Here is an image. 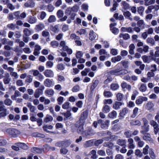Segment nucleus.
Segmentation results:
<instances>
[{
    "instance_id": "nucleus-61",
    "label": "nucleus",
    "mask_w": 159,
    "mask_h": 159,
    "mask_svg": "<svg viewBox=\"0 0 159 159\" xmlns=\"http://www.w3.org/2000/svg\"><path fill=\"white\" fill-rule=\"evenodd\" d=\"M79 86L78 85H76L72 88V91L74 92H77L79 91Z\"/></svg>"
},
{
    "instance_id": "nucleus-63",
    "label": "nucleus",
    "mask_w": 159,
    "mask_h": 159,
    "mask_svg": "<svg viewBox=\"0 0 159 159\" xmlns=\"http://www.w3.org/2000/svg\"><path fill=\"white\" fill-rule=\"evenodd\" d=\"M7 143V141L5 139H0V146H3L6 145Z\"/></svg>"
},
{
    "instance_id": "nucleus-29",
    "label": "nucleus",
    "mask_w": 159,
    "mask_h": 159,
    "mask_svg": "<svg viewBox=\"0 0 159 159\" xmlns=\"http://www.w3.org/2000/svg\"><path fill=\"white\" fill-rule=\"evenodd\" d=\"M129 53L131 54H133L134 53V50L135 48V46L133 44H131L129 46Z\"/></svg>"
},
{
    "instance_id": "nucleus-1",
    "label": "nucleus",
    "mask_w": 159,
    "mask_h": 159,
    "mask_svg": "<svg viewBox=\"0 0 159 159\" xmlns=\"http://www.w3.org/2000/svg\"><path fill=\"white\" fill-rule=\"evenodd\" d=\"M5 133L11 137L16 138L20 134L17 129L12 128H7L5 130Z\"/></svg>"
},
{
    "instance_id": "nucleus-10",
    "label": "nucleus",
    "mask_w": 159,
    "mask_h": 159,
    "mask_svg": "<svg viewBox=\"0 0 159 159\" xmlns=\"http://www.w3.org/2000/svg\"><path fill=\"white\" fill-rule=\"evenodd\" d=\"M37 19L35 17L33 16H29L28 17L27 21L29 23L32 24L36 22Z\"/></svg>"
},
{
    "instance_id": "nucleus-33",
    "label": "nucleus",
    "mask_w": 159,
    "mask_h": 159,
    "mask_svg": "<svg viewBox=\"0 0 159 159\" xmlns=\"http://www.w3.org/2000/svg\"><path fill=\"white\" fill-rule=\"evenodd\" d=\"M119 37L120 38L122 37L124 39L127 40L130 38V36L128 34H122L121 33L120 34Z\"/></svg>"
},
{
    "instance_id": "nucleus-38",
    "label": "nucleus",
    "mask_w": 159,
    "mask_h": 159,
    "mask_svg": "<svg viewBox=\"0 0 159 159\" xmlns=\"http://www.w3.org/2000/svg\"><path fill=\"white\" fill-rule=\"evenodd\" d=\"M99 83V81L98 80H95L93 82V84L91 87V89L93 90H94L97 87Z\"/></svg>"
},
{
    "instance_id": "nucleus-55",
    "label": "nucleus",
    "mask_w": 159,
    "mask_h": 159,
    "mask_svg": "<svg viewBox=\"0 0 159 159\" xmlns=\"http://www.w3.org/2000/svg\"><path fill=\"white\" fill-rule=\"evenodd\" d=\"M103 145L104 146L108 147L110 148H112L113 146V144L110 142L105 143Z\"/></svg>"
},
{
    "instance_id": "nucleus-45",
    "label": "nucleus",
    "mask_w": 159,
    "mask_h": 159,
    "mask_svg": "<svg viewBox=\"0 0 159 159\" xmlns=\"http://www.w3.org/2000/svg\"><path fill=\"white\" fill-rule=\"evenodd\" d=\"M4 104L7 106H11L12 103V101L10 99L7 98L4 100Z\"/></svg>"
},
{
    "instance_id": "nucleus-11",
    "label": "nucleus",
    "mask_w": 159,
    "mask_h": 159,
    "mask_svg": "<svg viewBox=\"0 0 159 159\" xmlns=\"http://www.w3.org/2000/svg\"><path fill=\"white\" fill-rule=\"evenodd\" d=\"M88 114V111H84L81 115V118L79 121H83L84 122V120L87 117Z\"/></svg>"
},
{
    "instance_id": "nucleus-23",
    "label": "nucleus",
    "mask_w": 159,
    "mask_h": 159,
    "mask_svg": "<svg viewBox=\"0 0 159 159\" xmlns=\"http://www.w3.org/2000/svg\"><path fill=\"white\" fill-rule=\"evenodd\" d=\"M117 113L115 111H113L110 112L108 115V117L111 118H114L116 117Z\"/></svg>"
},
{
    "instance_id": "nucleus-17",
    "label": "nucleus",
    "mask_w": 159,
    "mask_h": 159,
    "mask_svg": "<svg viewBox=\"0 0 159 159\" xmlns=\"http://www.w3.org/2000/svg\"><path fill=\"white\" fill-rule=\"evenodd\" d=\"M44 85L47 87H50L52 85V81L49 79H47L44 82Z\"/></svg>"
},
{
    "instance_id": "nucleus-42",
    "label": "nucleus",
    "mask_w": 159,
    "mask_h": 159,
    "mask_svg": "<svg viewBox=\"0 0 159 159\" xmlns=\"http://www.w3.org/2000/svg\"><path fill=\"white\" fill-rule=\"evenodd\" d=\"M65 49L63 51H66L67 52L68 54L70 55L72 54L73 51L72 49L69 48L68 46L64 47Z\"/></svg>"
},
{
    "instance_id": "nucleus-5",
    "label": "nucleus",
    "mask_w": 159,
    "mask_h": 159,
    "mask_svg": "<svg viewBox=\"0 0 159 159\" xmlns=\"http://www.w3.org/2000/svg\"><path fill=\"white\" fill-rule=\"evenodd\" d=\"M99 124H101V127L104 129L107 128L110 124V121L108 120H106L105 122H103L102 120H98Z\"/></svg>"
},
{
    "instance_id": "nucleus-46",
    "label": "nucleus",
    "mask_w": 159,
    "mask_h": 159,
    "mask_svg": "<svg viewBox=\"0 0 159 159\" xmlns=\"http://www.w3.org/2000/svg\"><path fill=\"white\" fill-rule=\"evenodd\" d=\"M147 42L152 45H153L155 43L154 39L151 38H148L146 40Z\"/></svg>"
},
{
    "instance_id": "nucleus-40",
    "label": "nucleus",
    "mask_w": 159,
    "mask_h": 159,
    "mask_svg": "<svg viewBox=\"0 0 159 159\" xmlns=\"http://www.w3.org/2000/svg\"><path fill=\"white\" fill-rule=\"evenodd\" d=\"M90 155H91V157L93 159H96L98 157V156L96 155V152L95 150H92L90 152Z\"/></svg>"
},
{
    "instance_id": "nucleus-36",
    "label": "nucleus",
    "mask_w": 159,
    "mask_h": 159,
    "mask_svg": "<svg viewBox=\"0 0 159 159\" xmlns=\"http://www.w3.org/2000/svg\"><path fill=\"white\" fill-rule=\"evenodd\" d=\"M117 143L120 146L126 147V141L125 140L122 139H119L117 141Z\"/></svg>"
},
{
    "instance_id": "nucleus-3",
    "label": "nucleus",
    "mask_w": 159,
    "mask_h": 159,
    "mask_svg": "<svg viewBox=\"0 0 159 159\" xmlns=\"http://www.w3.org/2000/svg\"><path fill=\"white\" fill-rule=\"evenodd\" d=\"M8 113L7 109L5 108L4 106H0V119L2 117H5Z\"/></svg>"
},
{
    "instance_id": "nucleus-8",
    "label": "nucleus",
    "mask_w": 159,
    "mask_h": 159,
    "mask_svg": "<svg viewBox=\"0 0 159 159\" xmlns=\"http://www.w3.org/2000/svg\"><path fill=\"white\" fill-rule=\"evenodd\" d=\"M147 98L144 97H141L137 99L136 101V103L137 105L142 104L143 101H146L148 100Z\"/></svg>"
},
{
    "instance_id": "nucleus-28",
    "label": "nucleus",
    "mask_w": 159,
    "mask_h": 159,
    "mask_svg": "<svg viewBox=\"0 0 159 159\" xmlns=\"http://www.w3.org/2000/svg\"><path fill=\"white\" fill-rule=\"evenodd\" d=\"M53 119V117L51 116L47 115L46 117L44 119V121L45 122L47 123L49 121H52Z\"/></svg>"
},
{
    "instance_id": "nucleus-6",
    "label": "nucleus",
    "mask_w": 159,
    "mask_h": 159,
    "mask_svg": "<svg viewBox=\"0 0 159 159\" xmlns=\"http://www.w3.org/2000/svg\"><path fill=\"white\" fill-rule=\"evenodd\" d=\"M35 3L32 0H28L25 3L24 6L25 7H33L34 6Z\"/></svg>"
},
{
    "instance_id": "nucleus-9",
    "label": "nucleus",
    "mask_w": 159,
    "mask_h": 159,
    "mask_svg": "<svg viewBox=\"0 0 159 159\" xmlns=\"http://www.w3.org/2000/svg\"><path fill=\"white\" fill-rule=\"evenodd\" d=\"M128 146L129 149H134L135 147V145L134 143L133 139L132 138L128 139Z\"/></svg>"
},
{
    "instance_id": "nucleus-18",
    "label": "nucleus",
    "mask_w": 159,
    "mask_h": 159,
    "mask_svg": "<svg viewBox=\"0 0 159 159\" xmlns=\"http://www.w3.org/2000/svg\"><path fill=\"white\" fill-rule=\"evenodd\" d=\"M17 145L21 148L24 150H27L29 148L28 146L24 143H17Z\"/></svg>"
},
{
    "instance_id": "nucleus-24",
    "label": "nucleus",
    "mask_w": 159,
    "mask_h": 159,
    "mask_svg": "<svg viewBox=\"0 0 159 159\" xmlns=\"http://www.w3.org/2000/svg\"><path fill=\"white\" fill-rule=\"evenodd\" d=\"M44 28V25L42 24H39L36 26L35 29L37 31L41 30Z\"/></svg>"
},
{
    "instance_id": "nucleus-21",
    "label": "nucleus",
    "mask_w": 159,
    "mask_h": 159,
    "mask_svg": "<svg viewBox=\"0 0 159 159\" xmlns=\"http://www.w3.org/2000/svg\"><path fill=\"white\" fill-rule=\"evenodd\" d=\"M43 130L44 131L46 132L47 133H53L52 132H51L50 131H49V130H48L47 129H52L53 128V126L52 125H43Z\"/></svg>"
},
{
    "instance_id": "nucleus-54",
    "label": "nucleus",
    "mask_w": 159,
    "mask_h": 159,
    "mask_svg": "<svg viewBox=\"0 0 159 159\" xmlns=\"http://www.w3.org/2000/svg\"><path fill=\"white\" fill-rule=\"evenodd\" d=\"M149 153L150 157L152 159H155L156 156L152 149H150Z\"/></svg>"
},
{
    "instance_id": "nucleus-25",
    "label": "nucleus",
    "mask_w": 159,
    "mask_h": 159,
    "mask_svg": "<svg viewBox=\"0 0 159 159\" xmlns=\"http://www.w3.org/2000/svg\"><path fill=\"white\" fill-rule=\"evenodd\" d=\"M134 154L136 156L139 158H141L143 156V153L139 149H137L135 150Z\"/></svg>"
},
{
    "instance_id": "nucleus-59",
    "label": "nucleus",
    "mask_w": 159,
    "mask_h": 159,
    "mask_svg": "<svg viewBox=\"0 0 159 159\" xmlns=\"http://www.w3.org/2000/svg\"><path fill=\"white\" fill-rule=\"evenodd\" d=\"M113 101L111 99H105L104 101V104H111L112 103Z\"/></svg>"
},
{
    "instance_id": "nucleus-12",
    "label": "nucleus",
    "mask_w": 159,
    "mask_h": 159,
    "mask_svg": "<svg viewBox=\"0 0 159 159\" xmlns=\"http://www.w3.org/2000/svg\"><path fill=\"white\" fill-rule=\"evenodd\" d=\"M78 10V7L77 6H74L72 7L68 8L66 11H68V13L69 14L72 13L73 12H77Z\"/></svg>"
},
{
    "instance_id": "nucleus-52",
    "label": "nucleus",
    "mask_w": 159,
    "mask_h": 159,
    "mask_svg": "<svg viewBox=\"0 0 159 159\" xmlns=\"http://www.w3.org/2000/svg\"><path fill=\"white\" fill-rule=\"evenodd\" d=\"M123 94L120 93H118L116 95L117 100L119 101H121L123 98Z\"/></svg>"
},
{
    "instance_id": "nucleus-47",
    "label": "nucleus",
    "mask_w": 159,
    "mask_h": 159,
    "mask_svg": "<svg viewBox=\"0 0 159 159\" xmlns=\"http://www.w3.org/2000/svg\"><path fill=\"white\" fill-rule=\"evenodd\" d=\"M121 4H122V6L123 7V8L124 9H126L129 8V4L126 2L123 1L121 2Z\"/></svg>"
},
{
    "instance_id": "nucleus-4",
    "label": "nucleus",
    "mask_w": 159,
    "mask_h": 159,
    "mask_svg": "<svg viewBox=\"0 0 159 159\" xmlns=\"http://www.w3.org/2000/svg\"><path fill=\"white\" fill-rule=\"evenodd\" d=\"M83 121H78L76 124V127L77 128V131L78 133H81L83 131V127L84 124Z\"/></svg>"
},
{
    "instance_id": "nucleus-35",
    "label": "nucleus",
    "mask_w": 159,
    "mask_h": 159,
    "mask_svg": "<svg viewBox=\"0 0 159 159\" xmlns=\"http://www.w3.org/2000/svg\"><path fill=\"white\" fill-rule=\"evenodd\" d=\"M149 146L148 145H147L143 149V153L144 155H147L148 153V149H149Z\"/></svg>"
},
{
    "instance_id": "nucleus-50",
    "label": "nucleus",
    "mask_w": 159,
    "mask_h": 159,
    "mask_svg": "<svg viewBox=\"0 0 159 159\" xmlns=\"http://www.w3.org/2000/svg\"><path fill=\"white\" fill-rule=\"evenodd\" d=\"M51 45L53 48H56L58 46L59 43L57 41H53L50 43Z\"/></svg>"
},
{
    "instance_id": "nucleus-7",
    "label": "nucleus",
    "mask_w": 159,
    "mask_h": 159,
    "mask_svg": "<svg viewBox=\"0 0 159 159\" xmlns=\"http://www.w3.org/2000/svg\"><path fill=\"white\" fill-rule=\"evenodd\" d=\"M43 74L44 75L47 77H52L54 75L52 71L51 70H46L43 72Z\"/></svg>"
},
{
    "instance_id": "nucleus-22",
    "label": "nucleus",
    "mask_w": 159,
    "mask_h": 159,
    "mask_svg": "<svg viewBox=\"0 0 159 159\" xmlns=\"http://www.w3.org/2000/svg\"><path fill=\"white\" fill-rule=\"evenodd\" d=\"M121 59V56L120 55H118L112 58L111 59V61L112 62L116 63V62L120 61Z\"/></svg>"
},
{
    "instance_id": "nucleus-64",
    "label": "nucleus",
    "mask_w": 159,
    "mask_h": 159,
    "mask_svg": "<svg viewBox=\"0 0 159 159\" xmlns=\"http://www.w3.org/2000/svg\"><path fill=\"white\" fill-rule=\"evenodd\" d=\"M83 102L81 101H79L76 103V105L79 108H81L83 106Z\"/></svg>"
},
{
    "instance_id": "nucleus-49",
    "label": "nucleus",
    "mask_w": 159,
    "mask_h": 159,
    "mask_svg": "<svg viewBox=\"0 0 159 159\" xmlns=\"http://www.w3.org/2000/svg\"><path fill=\"white\" fill-rule=\"evenodd\" d=\"M56 20V19L55 16L54 15H51L49 16L48 20V22L51 23L55 21Z\"/></svg>"
},
{
    "instance_id": "nucleus-56",
    "label": "nucleus",
    "mask_w": 159,
    "mask_h": 159,
    "mask_svg": "<svg viewBox=\"0 0 159 159\" xmlns=\"http://www.w3.org/2000/svg\"><path fill=\"white\" fill-rule=\"evenodd\" d=\"M83 53L82 52L80 51H78L77 52L76 56V57L77 58H80L82 57Z\"/></svg>"
},
{
    "instance_id": "nucleus-32",
    "label": "nucleus",
    "mask_w": 159,
    "mask_h": 159,
    "mask_svg": "<svg viewBox=\"0 0 159 159\" xmlns=\"http://www.w3.org/2000/svg\"><path fill=\"white\" fill-rule=\"evenodd\" d=\"M153 106V104L151 102H148L145 105L146 108L148 110L151 109Z\"/></svg>"
},
{
    "instance_id": "nucleus-2",
    "label": "nucleus",
    "mask_w": 159,
    "mask_h": 159,
    "mask_svg": "<svg viewBox=\"0 0 159 159\" xmlns=\"http://www.w3.org/2000/svg\"><path fill=\"white\" fill-rule=\"evenodd\" d=\"M110 72L112 75H120L125 74L127 73L128 72L127 70L125 69H118L112 70Z\"/></svg>"
},
{
    "instance_id": "nucleus-13",
    "label": "nucleus",
    "mask_w": 159,
    "mask_h": 159,
    "mask_svg": "<svg viewBox=\"0 0 159 159\" xmlns=\"http://www.w3.org/2000/svg\"><path fill=\"white\" fill-rule=\"evenodd\" d=\"M120 31L121 32H127L129 33H132L133 31L132 28L131 27H122L121 28Z\"/></svg>"
},
{
    "instance_id": "nucleus-43",
    "label": "nucleus",
    "mask_w": 159,
    "mask_h": 159,
    "mask_svg": "<svg viewBox=\"0 0 159 159\" xmlns=\"http://www.w3.org/2000/svg\"><path fill=\"white\" fill-rule=\"evenodd\" d=\"M99 54L100 55H107L108 54L106 50L103 49H100L99 50Z\"/></svg>"
},
{
    "instance_id": "nucleus-26",
    "label": "nucleus",
    "mask_w": 159,
    "mask_h": 159,
    "mask_svg": "<svg viewBox=\"0 0 159 159\" xmlns=\"http://www.w3.org/2000/svg\"><path fill=\"white\" fill-rule=\"evenodd\" d=\"M89 38L90 40L92 41L96 37V35L93 30H90L89 33Z\"/></svg>"
},
{
    "instance_id": "nucleus-20",
    "label": "nucleus",
    "mask_w": 159,
    "mask_h": 159,
    "mask_svg": "<svg viewBox=\"0 0 159 159\" xmlns=\"http://www.w3.org/2000/svg\"><path fill=\"white\" fill-rule=\"evenodd\" d=\"M31 135L32 137H40L44 138L45 136L44 134L39 133L38 132H34L32 133Z\"/></svg>"
},
{
    "instance_id": "nucleus-14",
    "label": "nucleus",
    "mask_w": 159,
    "mask_h": 159,
    "mask_svg": "<svg viewBox=\"0 0 159 159\" xmlns=\"http://www.w3.org/2000/svg\"><path fill=\"white\" fill-rule=\"evenodd\" d=\"M122 104V102H116L113 105V108L117 110L120 108V107Z\"/></svg>"
},
{
    "instance_id": "nucleus-44",
    "label": "nucleus",
    "mask_w": 159,
    "mask_h": 159,
    "mask_svg": "<svg viewBox=\"0 0 159 159\" xmlns=\"http://www.w3.org/2000/svg\"><path fill=\"white\" fill-rule=\"evenodd\" d=\"M45 93L48 95L52 96L54 94V92L52 89H50L46 90Z\"/></svg>"
},
{
    "instance_id": "nucleus-37",
    "label": "nucleus",
    "mask_w": 159,
    "mask_h": 159,
    "mask_svg": "<svg viewBox=\"0 0 159 159\" xmlns=\"http://www.w3.org/2000/svg\"><path fill=\"white\" fill-rule=\"evenodd\" d=\"M109 106L107 105H105L102 108V111L105 113H107L110 111Z\"/></svg>"
},
{
    "instance_id": "nucleus-51",
    "label": "nucleus",
    "mask_w": 159,
    "mask_h": 159,
    "mask_svg": "<svg viewBox=\"0 0 159 159\" xmlns=\"http://www.w3.org/2000/svg\"><path fill=\"white\" fill-rule=\"evenodd\" d=\"M104 96L107 98H110L112 96V93L108 91H105L104 92Z\"/></svg>"
},
{
    "instance_id": "nucleus-16",
    "label": "nucleus",
    "mask_w": 159,
    "mask_h": 159,
    "mask_svg": "<svg viewBox=\"0 0 159 159\" xmlns=\"http://www.w3.org/2000/svg\"><path fill=\"white\" fill-rule=\"evenodd\" d=\"M123 15L126 18L128 19L131 21L133 20V18L131 17V14L129 11H126L124 12Z\"/></svg>"
},
{
    "instance_id": "nucleus-48",
    "label": "nucleus",
    "mask_w": 159,
    "mask_h": 159,
    "mask_svg": "<svg viewBox=\"0 0 159 159\" xmlns=\"http://www.w3.org/2000/svg\"><path fill=\"white\" fill-rule=\"evenodd\" d=\"M118 50L115 48H112L110 50V53L113 56L116 55L118 54Z\"/></svg>"
},
{
    "instance_id": "nucleus-57",
    "label": "nucleus",
    "mask_w": 159,
    "mask_h": 159,
    "mask_svg": "<svg viewBox=\"0 0 159 159\" xmlns=\"http://www.w3.org/2000/svg\"><path fill=\"white\" fill-rule=\"evenodd\" d=\"M153 9V6H149L148 7L147 9L145 11L146 13L151 12L152 10Z\"/></svg>"
},
{
    "instance_id": "nucleus-39",
    "label": "nucleus",
    "mask_w": 159,
    "mask_h": 159,
    "mask_svg": "<svg viewBox=\"0 0 159 159\" xmlns=\"http://www.w3.org/2000/svg\"><path fill=\"white\" fill-rule=\"evenodd\" d=\"M144 8L143 6H140L138 8V12L141 16L143 15Z\"/></svg>"
},
{
    "instance_id": "nucleus-62",
    "label": "nucleus",
    "mask_w": 159,
    "mask_h": 159,
    "mask_svg": "<svg viewBox=\"0 0 159 159\" xmlns=\"http://www.w3.org/2000/svg\"><path fill=\"white\" fill-rule=\"evenodd\" d=\"M117 3L116 2H115L113 4L112 8H111L110 11L112 12L114 11H115L116 9V7H117Z\"/></svg>"
},
{
    "instance_id": "nucleus-19",
    "label": "nucleus",
    "mask_w": 159,
    "mask_h": 159,
    "mask_svg": "<svg viewBox=\"0 0 159 159\" xmlns=\"http://www.w3.org/2000/svg\"><path fill=\"white\" fill-rule=\"evenodd\" d=\"M9 77L10 75L8 73L6 74V77L3 79V81L5 84H8L10 83L11 79Z\"/></svg>"
},
{
    "instance_id": "nucleus-60",
    "label": "nucleus",
    "mask_w": 159,
    "mask_h": 159,
    "mask_svg": "<svg viewBox=\"0 0 159 159\" xmlns=\"http://www.w3.org/2000/svg\"><path fill=\"white\" fill-rule=\"evenodd\" d=\"M47 8L49 12H52L54 9L53 6L51 4H49L47 6Z\"/></svg>"
},
{
    "instance_id": "nucleus-31",
    "label": "nucleus",
    "mask_w": 159,
    "mask_h": 159,
    "mask_svg": "<svg viewBox=\"0 0 159 159\" xmlns=\"http://www.w3.org/2000/svg\"><path fill=\"white\" fill-rule=\"evenodd\" d=\"M143 138L144 140L146 141H150L152 140L150 134L148 133H145Z\"/></svg>"
},
{
    "instance_id": "nucleus-41",
    "label": "nucleus",
    "mask_w": 159,
    "mask_h": 159,
    "mask_svg": "<svg viewBox=\"0 0 159 159\" xmlns=\"http://www.w3.org/2000/svg\"><path fill=\"white\" fill-rule=\"evenodd\" d=\"M24 34L27 36H30L31 33V31L27 28H25L23 30Z\"/></svg>"
},
{
    "instance_id": "nucleus-58",
    "label": "nucleus",
    "mask_w": 159,
    "mask_h": 159,
    "mask_svg": "<svg viewBox=\"0 0 159 159\" xmlns=\"http://www.w3.org/2000/svg\"><path fill=\"white\" fill-rule=\"evenodd\" d=\"M70 103L68 102L65 103L62 106V108L64 109L68 108L70 107Z\"/></svg>"
},
{
    "instance_id": "nucleus-30",
    "label": "nucleus",
    "mask_w": 159,
    "mask_h": 159,
    "mask_svg": "<svg viewBox=\"0 0 159 159\" xmlns=\"http://www.w3.org/2000/svg\"><path fill=\"white\" fill-rule=\"evenodd\" d=\"M142 130L140 132L143 134H144L145 132L148 131L149 125H143L142 127Z\"/></svg>"
},
{
    "instance_id": "nucleus-34",
    "label": "nucleus",
    "mask_w": 159,
    "mask_h": 159,
    "mask_svg": "<svg viewBox=\"0 0 159 159\" xmlns=\"http://www.w3.org/2000/svg\"><path fill=\"white\" fill-rule=\"evenodd\" d=\"M139 89L140 91L142 92H144L147 89V87L145 84H141Z\"/></svg>"
},
{
    "instance_id": "nucleus-27",
    "label": "nucleus",
    "mask_w": 159,
    "mask_h": 159,
    "mask_svg": "<svg viewBox=\"0 0 159 159\" xmlns=\"http://www.w3.org/2000/svg\"><path fill=\"white\" fill-rule=\"evenodd\" d=\"M128 112V109L127 108H125L122 109L120 113V116L123 117Z\"/></svg>"
},
{
    "instance_id": "nucleus-15",
    "label": "nucleus",
    "mask_w": 159,
    "mask_h": 159,
    "mask_svg": "<svg viewBox=\"0 0 159 159\" xmlns=\"http://www.w3.org/2000/svg\"><path fill=\"white\" fill-rule=\"evenodd\" d=\"M31 151L34 153H42V149L37 147H34L31 149Z\"/></svg>"
},
{
    "instance_id": "nucleus-53",
    "label": "nucleus",
    "mask_w": 159,
    "mask_h": 159,
    "mask_svg": "<svg viewBox=\"0 0 159 159\" xmlns=\"http://www.w3.org/2000/svg\"><path fill=\"white\" fill-rule=\"evenodd\" d=\"M119 87L118 84H113L111 85V89L112 90H117Z\"/></svg>"
}]
</instances>
